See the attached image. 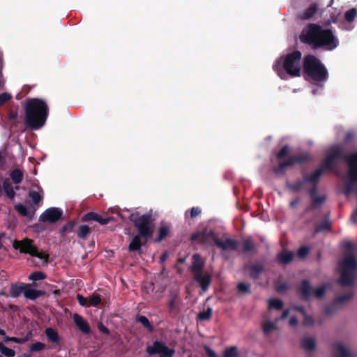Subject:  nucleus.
<instances>
[{
    "mask_svg": "<svg viewBox=\"0 0 357 357\" xmlns=\"http://www.w3.org/2000/svg\"><path fill=\"white\" fill-rule=\"evenodd\" d=\"M300 40L312 50L333 51L339 45V40L331 29H324L315 23L307 24L299 36Z\"/></svg>",
    "mask_w": 357,
    "mask_h": 357,
    "instance_id": "obj_1",
    "label": "nucleus"
},
{
    "mask_svg": "<svg viewBox=\"0 0 357 357\" xmlns=\"http://www.w3.org/2000/svg\"><path fill=\"white\" fill-rule=\"evenodd\" d=\"M24 110V124L26 129L38 130L45 125L50 109L44 100L37 98L27 99Z\"/></svg>",
    "mask_w": 357,
    "mask_h": 357,
    "instance_id": "obj_2",
    "label": "nucleus"
},
{
    "mask_svg": "<svg viewBox=\"0 0 357 357\" xmlns=\"http://www.w3.org/2000/svg\"><path fill=\"white\" fill-rule=\"evenodd\" d=\"M129 220L137 229V234L131 240L128 250L130 252L139 251L142 245L146 244L154 232L152 215L145 213L138 216V213H132Z\"/></svg>",
    "mask_w": 357,
    "mask_h": 357,
    "instance_id": "obj_3",
    "label": "nucleus"
},
{
    "mask_svg": "<svg viewBox=\"0 0 357 357\" xmlns=\"http://www.w3.org/2000/svg\"><path fill=\"white\" fill-rule=\"evenodd\" d=\"M302 54L299 50H294L288 53L284 58L282 66L280 60L273 65V70L282 78L283 69L291 77H299L301 75V61Z\"/></svg>",
    "mask_w": 357,
    "mask_h": 357,
    "instance_id": "obj_4",
    "label": "nucleus"
},
{
    "mask_svg": "<svg viewBox=\"0 0 357 357\" xmlns=\"http://www.w3.org/2000/svg\"><path fill=\"white\" fill-rule=\"evenodd\" d=\"M303 71L305 74L317 82H326L328 77L325 66L312 54H307L304 57Z\"/></svg>",
    "mask_w": 357,
    "mask_h": 357,
    "instance_id": "obj_5",
    "label": "nucleus"
},
{
    "mask_svg": "<svg viewBox=\"0 0 357 357\" xmlns=\"http://www.w3.org/2000/svg\"><path fill=\"white\" fill-rule=\"evenodd\" d=\"M13 247L15 250H18L22 254H28L31 257L43 259L45 264H47L49 262V255L45 252L39 251L32 239L28 238H24L21 241L15 239L13 241Z\"/></svg>",
    "mask_w": 357,
    "mask_h": 357,
    "instance_id": "obj_6",
    "label": "nucleus"
},
{
    "mask_svg": "<svg viewBox=\"0 0 357 357\" xmlns=\"http://www.w3.org/2000/svg\"><path fill=\"white\" fill-rule=\"evenodd\" d=\"M146 351L149 356L159 355V357H173L175 354L174 349L169 348L164 342L160 340H155L152 345L147 346Z\"/></svg>",
    "mask_w": 357,
    "mask_h": 357,
    "instance_id": "obj_7",
    "label": "nucleus"
},
{
    "mask_svg": "<svg viewBox=\"0 0 357 357\" xmlns=\"http://www.w3.org/2000/svg\"><path fill=\"white\" fill-rule=\"evenodd\" d=\"M308 158H287V160L280 162L278 166L272 168L273 172L278 175L283 174L289 169L291 168L296 164H302L305 162Z\"/></svg>",
    "mask_w": 357,
    "mask_h": 357,
    "instance_id": "obj_8",
    "label": "nucleus"
},
{
    "mask_svg": "<svg viewBox=\"0 0 357 357\" xmlns=\"http://www.w3.org/2000/svg\"><path fill=\"white\" fill-rule=\"evenodd\" d=\"M339 158H326L321 163L320 167L311 173L312 175L316 174L315 181L319 184L321 176L326 171H333L335 169L337 160Z\"/></svg>",
    "mask_w": 357,
    "mask_h": 357,
    "instance_id": "obj_9",
    "label": "nucleus"
},
{
    "mask_svg": "<svg viewBox=\"0 0 357 357\" xmlns=\"http://www.w3.org/2000/svg\"><path fill=\"white\" fill-rule=\"evenodd\" d=\"M62 211L56 207L46 209L39 217V220L43 222L55 223L62 217Z\"/></svg>",
    "mask_w": 357,
    "mask_h": 357,
    "instance_id": "obj_10",
    "label": "nucleus"
},
{
    "mask_svg": "<svg viewBox=\"0 0 357 357\" xmlns=\"http://www.w3.org/2000/svg\"><path fill=\"white\" fill-rule=\"evenodd\" d=\"M316 177H317L316 174L312 175L311 174H304L303 175L302 179L298 180L295 183H288L287 184V186L289 190H291L294 192H298L301 189L303 188L305 183H311L312 186L313 185H318V183L315 181Z\"/></svg>",
    "mask_w": 357,
    "mask_h": 357,
    "instance_id": "obj_11",
    "label": "nucleus"
},
{
    "mask_svg": "<svg viewBox=\"0 0 357 357\" xmlns=\"http://www.w3.org/2000/svg\"><path fill=\"white\" fill-rule=\"evenodd\" d=\"M317 186L318 185H313L308 191V194L311 199V204L310 206V208L311 209L320 208L326 199L325 195H318Z\"/></svg>",
    "mask_w": 357,
    "mask_h": 357,
    "instance_id": "obj_12",
    "label": "nucleus"
},
{
    "mask_svg": "<svg viewBox=\"0 0 357 357\" xmlns=\"http://www.w3.org/2000/svg\"><path fill=\"white\" fill-rule=\"evenodd\" d=\"M214 238L217 237L215 236L213 230L208 231L206 229H204L200 231L193 233L190 236V240L192 241H197L202 245H208L209 244L208 240L211 238L214 241Z\"/></svg>",
    "mask_w": 357,
    "mask_h": 357,
    "instance_id": "obj_13",
    "label": "nucleus"
},
{
    "mask_svg": "<svg viewBox=\"0 0 357 357\" xmlns=\"http://www.w3.org/2000/svg\"><path fill=\"white\" fill-rule=\"evenodd\" d=\"M349 152L354 150L357 144V132L354 130H347L341 143Z\"/></svg>",
    "mask_w": 357,
    "mask_h": 357,
    "instance_id": "obj_14",
    "label": "nucleus"
},
{
    "mask_svg": "<svg viewBox=\"0 0 357 357\" xmlns=\"http://www.w3.org/2000/svg\"><path fill=\"white\" fill-rule=\"evenodd\" d=\"M214 245L223 251L236 250L238 245V241L231 238H227L225 241L219 238H214Z\"/></svg>",
    "mask_w": 357,
    "mask_h": 357,
    "instance_id": "obj_15",
    "label": "nucleus"
},
{
    "mask_svg": "<svg viewBox=\"0 0 357 357\" xmlns=\"http://www.w3.org/2000/svg\"><path fill=\"white\" fill-rule=\"evenodd\" d=\"M347 152L341 143L335 144L328 148L325 156H357V151L350 154Z\"/></svg>",
    "mask_w": 357,
    "mask_h": 357,
    "instance_id": "obj_16",
    "label": "nucleus"
},
{
    "mask_svg": "<svg viewBox=\"0 0 357 357\" xmlns=\"http://www.w3.org/2000/svg\"><path fill=\"white\" fill-rule=\"evenodd\" d=\"M320 5L317 2H313L298 14V18L301 20H312L319 11Z\"/></svg>",
    "mask_w": 357,
    "mask_h": 357,
    "instance_id": "obj_17",
    "label": "nucleus"
},
{
    "mask_svg": "<svg viewBox=\"0 0 357 357\" xmlns=\"http://www.w3.org/2000/svg\"><path fill=\"white\" fill-rule=\"evenodd\" d=\"M113 220L112 217L102 218L95 212H89L81 218L82 222L96 221L101 225H107Z\"/></svg>",
    "mask_w": 357,
    "mask_h": 357,
    "instance_id": "obj_18",
    "label": "nucleus"
},
{
    "mask_svg": "<svg viewBox=\"0 0 357 357\" xmlns=\"http://www.w3.org/2000/svg\"><path fill=\"white\" fill-rule=\"evenodd\" d=\"M355 275L353 271L347 268H341L339 284L342 287L352 286L354 284Z\"/></svg>",
    "mask_w": 357,
    "mask_h": 357,
    "instance_id": "obj_19",
    "label": "nucleus"
},
{
    "mask_svg": "<svg viewBox=\"0 0 357 357\" xmlns=\"http://www.w3.org/2000/svg\"><path fill=\"white\" fill-rule=\"evenodd\" d=\"M193 280L199 284L202 290L204 292L208 289L211 283V277L208 273L204 275L202 273L194 274Z\"/></svg>",
    "mask_w": 357,
    "mask_h": 357,
    "instance_id": "obj_20",
    "label": "nucleus"
},
{
    "mask_svg": "<svg viewBox=\"0 0 357 357\" xmlns=\"http://www.w3.org/2000/svg\"><path fill=\"white\" fill-rule=\"evenodd\" d=\"M340 268H347L348 271H354L357 268V260L354 253H350L344 257L343 261L339 264Z\"/></svg>",
    "mask_w": 357,
    "mask_h": 357,
    "instance_id": "obj_21",
    "label": "nucleus"
},
{
    "mask_svg": "<svg viewBox=\"0 0 357 357\" xmlns=\"http://www.w3.org/2000/svg\"><path fill=\"white\" fill-rule=\"evenodd\" d=\"M249 271V275L253 280L259 278L260 275L264 271V266L261 262H257L245 266Z\"/></svg>",
    "mask_w": 357,
    "mask_h": 357,
    "instance_id": "obj_22",
    "label": "nucleus"
},
{
    "mask_svg": "<svg viewBox=\"0 0 357 357\" xmlns=\"http://www.w3.org/2000/svg\"><path fill=\"white\" fill-rule=\"evenodd\" d=\"M348 165V178L357 180V158H342Z\"/></svg>",
    "mask_w": 357,
    "mask_h": 357,
    "instance_id": "obj_23",
    "label": "nucleus"
},
{
    "mask_svg": "<svg viewBox=\"0 0 357 357\" xmlns=\"http://www.w3.org/2000/svg\"><path fill=\"white\" fill-rule=\"evenodd\" d=\"M73 321L77 327L84 334H89L91 332V328L89 324L84 319V318L78 314H74Z\"/></svg>",
    "mask_w": 357,
    "mask_h": 357,
    "instance_id": "obj_24",
    "label": "nucleus"
},
{
    "mask_svg": "<svg viewBox=\"0 0 357 357\" xmlns=\"http://www.w3.org/2000/svg\"><path fill=\"white\" fill-rule=\"evenodd\" d=\"M300 293L301 299L308 301L312 296L313 289L307 280H303L301 284Z\"/></svg>",
    "mask_w": 357,
    "mask_h": 357,
    "instance_id": "obj_25",
    "label": "nucleus"
},
{
    "mask_svg": "<svg viewBox=\"0 0 357 357\" xmlns=\"http://www.w3.org/2000/svg\"><path fill=\"white\" fill-rule=\"evenodd\" d=\"M192 264L190 268V271L194 274L202 273L204 268V262L199 254H195L192 256Z\"/></svg>",
    "mask_w": 357,
    "mask_h": 357,
    "instance_id": "obj_26",
    "label": "nucleus"
},
{
    "mask_svg": "<svg viewBox=\"0 0 357 357\" xmlns=\"http://www.w3.org/2000/svg\"><path fill=\"white\" fill-rule=\"evenodd\" d=\"M333 357H350L351 353L349 351L344 347V346L340 343L336 342L333 345Z\"/></svg>",
    "mask_w": 357,
    "mask_h": 357,
    "instance_id": "obj_27",
    "label": "nucleus"
},
{
    "mask_svg": "<svg viewBox=\"0 0 357 357\" xmlns=\"http://www.w3.org/2000/svg\"><path fill=\"white\" fill-rule=\"evenodd\" d=\"M170 231L169 227L166 224L161 223V225L158 229V235L155 238V243H160L169 234Z\"/></svg>",
    "mask_w": 357,
    "mask_h": 357,
    "instance_id": "obj_28",
    "label": "nucleus"
},
{
    "mask_svg": "<svg viewBox=\"0 0 357 357\" xmlns=\"http://www.w3.org/2000/svg\"><path fill=\"white\" fill-rule=\"evenodd\" d=\"M45 294V291L42 290H37L31 288L25 289L24 291V296L26 298L30 300H36L41 296Z\"/></svg>",
    "mask_w": 357,
    "mask_h": 357,
    "instance_id": "obj_29",
    "label": "nucleus"
},
{
    "mask_svg": "<svg viewBox=\"0 0 357 357\" xmlns=\"http://www.w3.org/2000/svg\"><path fill=\"white\" fill-rule=\"evenodd\" d=\"M294 259V253L290 251H283L277 255V260L282 264H288Z\"/></svg>",
    "mask_w": 357,
    "mask_h": 357,
    "instance_id": "obj_30",
    "label": "nucleus"
},
{
    "mask_svg": "<svg viewBox=\"0 0 357 357\" xmlns=\"http://www.w3.org/2000/svg\"><path fill=\"white\" fill-rule=\"evenodd\" d=\"M301 346L306 351L314 350L316 342L314 337H303L301 340Z\"/></svg>",
    "mask_w": 357,
    "mask_h": 357,
    "instance_id": "obj_31",
    "label": "nucleus"
},
{
    "mask_svg": "<svg viewBox=\"0 0 357 357\" xmlns=\"http://www.w3.org/2000/svg\"><path fill=\"white\" fill-rule=\"evenodd\" d=\"M243 252H256V246L251 237L244 238L242 241Z\"/></svg>",
    "mask_w": 357,
    "mask_h": 357,
    "instance_id": "obj_32",
    "label": "nucleus"
},
{
    "mask_svg": "<svg viewBox=\"0 0 357 357\" xmlns=\"http://www.w3.org/2000/svg\"><path fill=\"white\" fill-rule=\"evenodd\" d=\"M75 232L80 239L85 240L91 234V229L86 225H81L78 227Z\"/></svg>",
    "mask_w": 357,
    "mask_h": 357,
    "instance_id": "obj_33",
    "label": "nucleus"
},
{
    "mask_svg": "<svg viewBox=\"0 0 357 357\" xmlns=\"http://www.w3.org/2000/svg\"><path fill=\"white\" fill-rule=\"evenodd\" d=\"M1 188L8 198L10 199H14L15 196V192L13 187L12 186V184L8 179L3 181Z\"/></svg>",
    "mask_w": 357,
    "mask_h": 357,
    "instance_id": "obj_34",
    "label": "nucleus"
},
{
    "mask_svg": "<svg viewBox=\"0 0 357 357\" xmlns=\"http://www.w3.org/2000/svg\"><path fill=\"white\" fill-rule=\"evenodd\" d=\"M284 139L280 140L281 149L275 156H291L292 149L288 144H283Z\"/></svg>",
    "mask_w": 357,
    "mask_h": 357,
    "instance_id": "obj_35",
    "label": "nucleus"
},
{
    "mask_svg": "<svg viewBox=\"0 0 357 357\" xmlns=\"http://www.w3.org/2000/svg\"><path fill=\"white\" fill-rule=\"evenodd\" d=\"M136 321L139 322L144 328H146L149 332H153L154 328L151 324L148 318L143 315H137Z\"/></svg>",
    "mask_w": 357,
    "mask_h": 357,
    "instance_id": "obj_36",
    "label": "nucleus"
},
{
    "mask_svg": "<svg viewBox=\"0 0 357 357\" xmlns=\"http://www.w3.org/2000/svg\"><path fill=\"white\" fill-rule=\"evenodd\" d=\"M10 178L15 184H19L24 178L23 172L19 169H13L10 174Z\"/></svg>",
    "mask_w": 357,
    "mask_h": 357,
    "instance_id": "obj_37",
    "label": "nucleus"
},
{
    "mask_svg": "<svg viewBox=\"0 0 357 357\" xmlns=\"http://www.w3.org/2000/svg\"><path fill=\"white\" fill-rule=\"evenodd\" d=\"M45 334L48 340L52 343H58L60 340L57 331L52 328H47L45 330Z\"/></svg>",
    "mask_w": 357,
    "mask_h": 357,
    "instance_id": "obj_38",
    "label": "nucleus"
},
{
    "mask_svg": "<svg viewBox=\"0 0 357 357\" xmlns=\"http://www.w3.org/2000/svg\"><path fill=\"white\" fill-rule=\"evenodd\" d=\"M357 183V180H352L351 178H349V181L344 185V193L346 195H349L354 190V187Z\"/></svg>",
    "mask_w": 357,
    "mask_h": 357,
    "instance_id": "obj_39",
    "label": "nucleus"
},
{
    "mask_svg": "<svg viewBox=\"0 0 357 357\" xmlns=\"http://www.w3.org/2000/svg\"><path fill=\"white\" fill-rule=\"evenodd\" d=\"M25 289H24L22 286H18L17 284H11L10 288V296L13 298H17L22 291L24 292Z\"/></svg>",
    "mask_w": 357,
    "mask_h": 357,
    "instance_id": "obj_40",
    "label": "nucleus"
},
{
    "mask_svg": "<svg viewBox=\"0 0 357 357\" xmlns=\"http://www.w3.org/2000/svg\"><path fill=\"white\" fill-rule=\"evenodd\" d=\"M354 296V294L352 292H348V293H346L343 295H341V296H337L335 300H334V303L335 304H336L337 305H341L342 303H344V302L346 301H349L350 299L352 298Z\"/></svg>",
    "mask_w": 357,
    "mask_h": 357,
    "instance_id": "obj_41",
    "label": "nucleus"
},
{
    "mask_svg": "<svg viewBox=\"0 0 357 357\" xmlns=\"http://www.w3.org/2000/svg\"><path fill=\"white\" fill-rule=\"evenodd\" d=\"M269 308H274L276 310H282L283 307V302L280 299L271 298L268 300Z\"/></svg>",
    "mask_w": 357,
    "mask_h": 357,
    "instance_id": "obj_42",
    "label": "nucleus"
},
{
    "mask_svg": "<svg viewBox=\"0 0 357 357\" xmlns=\"http://www.w3.org/2000/svg\"><path fill=\"white\" fill-rule=\"evenodd\" d=\"M331 229V222L326 220L322 221L319 225L316 226L315 227V232H321L324 231H328Z\"/></svg>",
    "mask_w": 357,
    "mask_h": 357,
    "instance_id": "obj_43",
    "label": "nucleus"
},
{
    "mask_svg": "<svg viewBox=\"0 0 357 357\" xmlns=\"http://www.w3.org/2000/svg\"><path fill=\"white\" fill-rule=\"evenodd\" d=\"M46 278V274L41 271H34L29 275V280L33 281L42 280Z\"/></svg>",
    "mask_w": 357,
    "mask_h": 357,
    "instance_id": "obj_44",
    "label": "nucleus"
},
{
    "mask_svg": "<svg viewBox=\"0 0 357 357\" xmlns=\"http://www.w3.org/2000/svg\"><path fill=\"white\" fill-rule=\"evenodd\" d=\"M222 357H238L237 347L234 346L225 349Z\"/></svg>",
    "mask_w": 357,
    "mask_h": 357,
    "instance_id": "obj_45",
    "label": "nucleus"
},
{
    "mask_svg": "<svg viewBox=\"0 0 357 357\" xmlns=\"http://www.w3.org/2000/svg\"><path fill=\"white\" fill-rule=\"evenodd\" d=\"M356 15L357 10L354 8H351L344 13V19L347 22H351L354 20Z\"/></svg>",
    "mask_w": 357,
    "mask_h": 357,
    "instance_id": "obj_46",
    "label": "nucleus"
},
{
    "mask_svg": "<svg viewBox=\"0 0 357 357\" xmlns=\"http://www.w3.org/2000/svg\"><path fill=\"white\" fill-rule=\"evenodd\" d=\"M45 349V344L44 343L38 342L31 344L29 347V351L31 353L40 352Z\"/></svg>",
    "mask_w": 357,
    "mask_h": 357,
    "instance_id": "obj_47",
    "label": "nucleus"
},
{
    "mask_svg": "<svg viewBox=\"0 0 357 357\" xmlns=\"http://www.w3.org/2000/svg\"><path fill=\"white\" fill-rule=\"evenodd\" d=\"M213 310L211 307H208L206 311L201 312L198 314V318L202 321L209 320L212 316Z\"/></svg>",
    "mask_w": 357,
    "mask_h": 357,
    "instance_id": "obj_48",
    "label": "nucleus"
},
{
    "mask_svg": "<svg viewBox=\"0 0 357 357\" xmlns=\"http://www.w3.org/2000/svg\"><path fill=\"white\" fill-rule=\"evenodd\" d=\"M29 197L31 199L33 203L36 205L38 204L43 198V196L37 191H30L29 193Z\"/></svg>",
    "mask_w": 357,
    "mask_h": 357,
    "instance_id": "obj_49",
    "label": "nucleus"
},
{
    "mask_svg": "<svg viewBox=\"0 0 357 357\" xmlns=\"http://www.w3.org/2000/svg\"><path fill=\"white\" fill-rule=\"evenodd\" d=\"M276 329L277 326L272 321H267L263 324V331L266 335Z\"/></svg>",
    "mask_w": 357,
    "mask_h": 357,
    "instance_id": "obj_50",
    "label": "nucleus"
},
{
    "mask_svg": "<svg viewBox=\"0 0 357 357\" xmlns=\"http://www.w3.org/2000/svg\"><path fill=\"white\" fill-rule=\"evenodd\" d=\"M101 303V298L99 294H93L89 298V306H97Z\"/></svg>",
    "mask_w": 357,
    "mask_h": 357,
    "instance_id": "obj_51",
    "label": "nucleus"
},
{
    "mask_svg": "<svg viewBox=\"0 0 357 357\" xmlns=\"http://www.w3.org/2000/svg\"><path fill=\"white\" fill-rule=\"evenodd\" d=\"M237 289L238 292L243 294L250 293V285L247 283L240 282L237 284Z\"/></svg>",
    "mask_w": 357,
    "mask_h": 357,
    "instance_id": "obj_52",
    "label": "nucleus"
},
{
    "mask_svg": "<svg viewBox=\"0 0 357 357\" xmlns=\"http://www.w3.org/2000/svg\"><path fill=\"white\" fill-rule=\"evenodd\" d=\"M326 293V287L324 285H322L315 289H313L312 296L317 297V298H322Z\"/></svg>",
    "mask_w": 357,
    "mask_h": 357,
    "instance_id": "obj_53",
    "label": "nucleus"
},
{
    "mask_svg": "<svg viewBox=\"0 0 357 357\" xmlns=\"http://www.w3.org/2000/svg\"><path fill=\"white\" fill-rule=\"evenodd\" d=\"M178 301V296L177 294H172L169 301L168 305L171 310H173L176 308L177 302Z\"/></svg>",
    "mask_w": 357,
    "mask_h": 357,
    "instance_id": "obj_54",
    "label": "nucleus"
},
{
    "mask_svg": "<svg viewBox=\"0 0 357 357\" xmlns=\"http://www.w3.org/2000/svg\"><path fill=\"white\" fill-rule=\"evenodd\" d=\"M309 252L310 248L306 245H303L299 248L297 251V255L299 258H304L309 254Z\"/></svg>",
    "mask_w": 357,
    "mask_h": 357,
    "instance_id": "obj_55",
    "label": "nucleus"
},
{
    "mask_svg": "<svg viewBox=\"0 0 357 357\" xmlns=\"http://www.w3.org/2000/svg\"><path fill=\"white\" fill-rule=\"evenodd\" d=\"M75 225V221L68 222L66 225H63V227L61 229V231L62 233L70 232L73 231Z\"/></svg>",
    "mask_w": 357,
    "mask_h": 357,
    "instance_id": "obj_56",
    "label": "nucleus"
},
{
    "mask_svg": "<svg viewBox=\"0 0 357 357\" xmlns=\"http://www.w3.org/2000/svg\"><path fill=\"white\" fill-rule=\"evenodd\" d=\"M16 211L22 216H26L28 214L27 209L25 206L22 204H18L15 206Z\"/></svg>",
    "mask_w": 357,
    "mask_h": 357,
    "instance_id": "obj_57",
    "label": "nucleus"
},
{
    "mask_svg": "<svg viewBox=\"0 0 357 357\" xmlns=\"http://www.w3.org/2000/svg\"><path fill=\"white\" fill-rule=\"evenodd\" d=\"M336 309L337 305L333 302L332 304H330L325 307L324 312L326 315H331L335 312Z\"/></svg>",
    "mask_w": 357,
    "mask_h": 357,
    "instance_id": "obj_58",
    "label": "nucleus"
},
{
    "mask_svg": "<svg viewBox=\"0 0 357 357\" xmlns=\"http://www.w3.org/2000/svg\"><path fill=\"white\" fill-rule=\"evenodd\" d=\"M12 98L10 93H2L0 94V105H3Z\"/></svg>",
    "mask_w": 357,
    "mask_h": 357,
    "instance_id": "obj_59",
    "label": "nucleus"
},
{
    "mask_svg": "<svg viewBox=\"0 0 357 357\" xmlns=\"http://www.w3.org/2000/svg\"><path fill=\"white\" fill-rule=\"evenodd\" d=\"M303 317H304V319L303 321V324L304 326H313L314 319H313L312 317L309 316L307 314H305V315H303Z\"/></svg>",
    "mask_w": 357,
    "mask_h": 357,
    "instance_id": "obj_60",
    "label": "nucleus"
},
{
    "mask_svg": "<svg viewBox=\"0 0 357 357\" xmlns=\"http://www.w3.org/2000/svg\"><path fill=\"white\" fill-rule=\"evenodd\" d=\"M77 300L81 306H89V301L86 298L81 294L77 295Z\"/></svg>",
    "mask_w": 357,
    "mask_h": 357,
    "instance_id": "obj_61",
    "label": "nucleus"
},
{
    "mask_svg": "<svg viewBox=\"0 0 357 357\" xmlns=\"http://www.w3.org/2000/svg\"><path fill=\"white\" fill-rule=\"evenodd\" d=\"M202 213V210L199 207H192L190 211V217L195 218Z\"/></svg>",
    "mask_w": 357,
    "mask_h": 357,
    "instance_id": "obj_62",
    "label": "nucleus"
},
{
    "mask_svg": "<svg viewBox=\"0 0 357 357\" xmlns=\"http://www.w3.org/2000/svg\"><path fill=\"white\" fill-rule=\"evenodd\" d=\"M1 353L6 356V357H14L15 355V351L13 349L8 348L6 347Z\"/></svg>",
    "mask_w": 357,
    "mask_h": 357,
    "instance_id": "obj_63",
    "label": "nucleus"
},
{
    "mask_svg": "<svg viewBox=\"0 0 357 357\" xmlns=\"http://www.w3.org/2000/svg\"><path fill=\"white\" fill-rule=\"evenodd\" d=\"M29 339V335H26L24 337L19 338L16 337H11V342L17 343V344H24V342H27Z\"/></svg>",
    "mask_w": 357,
    "mask_h": 357,
    "instance_id": "obj_64",
    "label": "nucleus"
}]
</instances>
